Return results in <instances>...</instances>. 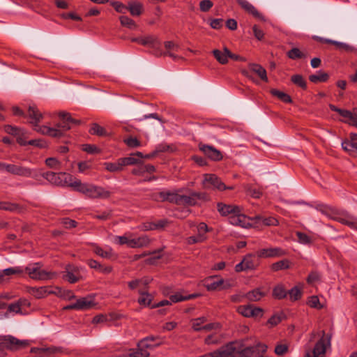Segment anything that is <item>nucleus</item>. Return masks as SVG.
<instances>
[{
	"label": "nucleus",
	"mask_w": 357,
	"mask_h": 357,
	"mask_svg": "<svg viewBox=\"0 0 357 357\" xmlns=\"http://www.w3.org/2000/svg\"><path fill=\"white\" fill-rule=\"evenodd\" d=\"M289 268V261L288 259H283L275 263L271 266V268L274 271L280 270L288 269Z\"/></svg>",
	"instance_id": "864d4df0"
},
{
	"label": "nucleus",
	"mask_w": 357,
	"mask_h": 357,
	"mask_svg": "<svg viewBox=\"0 0 357 357\" xmlns=\"http://www.w3.org/2000/svg\"><path fill=\"white\" fill-rule=\"evenodd\" d=\"M254 220H255L257 222H261L266 226H276L279 224L278 220L273 217L264 218L260 215H257L254 218Z\"/></svg>",
	"instance_id": "c03bdc74"
},
{
	"label": "nucleus",
	"mask_w": 357,
	"mask_h": 357,
	"mask_svg": "<svg viewBox=\"0 0 357 357\" xmlns=\"http://www.w3.org/2000/svg\"><path fill=\"white\" fill-rule=\"evenodd\" d=\"M150 199L155 202H165L166 197V191H162L160 192H154L151 193L150 195Z\"/></svg>",
	"instance_id": "0e129e2a"
},
{
	"label": "nucleus",
	"mask_w": 357,
	"mask_h": 357,
	"mask_svg": "<svg viewBox=\"0 0 357 357\" xmlns=\"http://www.w3.org/2000/svg\"><path fill=\"white\" fill-rule=\"evenodd\" d=\"M291 81L296 85L302 88L303 89H307V83L301 75H294L291 77Z\"/></svg>",
	"instance_id": "603ef678"
},
{
	"label": "nucleus",
	"mask_w": 357,
	"mask_h": 357,
	"mask_svg": "<svg viewBox=\"0 0 357 357\" xmlns=\"http://www.w3.org/2000/svg\"><path fill=\"white\" fill-rule=\"evenodd\" d=\"M206 239V236L197 235L192 236L187 238V242L190 245L195 244L197 243H202Z\"/></svg>",
	"instance_id": "e2e57ef3"
},
{
	"label": "nucleus",
	"mask_w": 357,
	"mask_h": 357,
	"mask_svg": "<svg viewBox=\"0 0 357 357\" xmlns=\"http://www.w3.org/2000/svg\"><path fill=\"white\" fill-rule=\"evenodd\" d=\"M317 336L320 338L316 342L312 354H310L307 353L305 357H325L327 349L331 347L332 338L331 333H326L324 330L319 331H313L310 333L309 341L313 342Z\"/></svg>",
	"instance_id": "f03ea898"
},
{
	"label": "nucleus",
	"mask_w": 357,
	"mask_h": 357,
	"mask_svg": "<svg viewBox=\"0 0 357 357\" xmlns=\"http://www.w3.org/2000/svg\"><path fill=\"white\" fill-rule=\"evenodd\" d=\"M131 41L136 42L140 45H144V46H149L150 47L153 49V51L155 48H158L160 45V42L154 36H148L144 38H132Z\"/></svg>",
	"instance_id": "412c9836"
},
{
	"label": "nucleus",
	"mask_w": 357,
	"mask_h": 357,
	"mask_svg": "<svg viewBox=\"0 0 357 357\" xmlns=\"http://www.w3.org/2000/svg\"><path fill=\"white\" fill-rule=\"evenodd\" d=\"M121 162L123 165V167L127 166V165H136L140 162V159L136 158L131 154L129 157H125V158H120Z\"/></svg>",
	"instance_id": "13d9d810"
},
{
	"label": "nucleus",
	"mask_w": 357,
	"mask_h": 357,
	"mask_svg": "<svg viewBox=\"0 0 357 357\" xmlns=\"http://www.w3.org/2000/svg\"><path fill=\"white\" fill-rule=\"evenodd\" d=\"M271 93L277 98H278L280 100L285 103H290L292 102L291 98L287 93L280 91L277 89H271Z\"/></svg>",
	"instance_id": "de8ad7c7"
},
{
	"label": "nucleus",
	"mask_w": 357,
	"mask_h": 357,
	"mask_svg": "<svg viewBox=\"0 0 357 357\" xmlns=\"http://www.w3.org/2000/svg\"><path fill=\"white\" fill-rule=\"evenodd\" d=\"M28 116L31 119V123L33 125L34 128H38V127L40 126L38 125V123L43 118V116L38 109L34 106H29L28 109Z\"/></svg>",
	"instance_id": "cd10ccee"
},
{
	"label": "nucleus",
	"mask_w": 357,
	"mask_h": 357,
	"mask_svg": "<svg viewBox=\"0 0 357 357\" xmlns=\"http://www.w3.org/2000/svg\"><path fill=\"white\" fill-rule=\"evenodd\" d=\"M329 78V75L324 71L319 70L317 74L309 76V80L312 83L325 82Z\"/></svg>",
	"instance_id": "ea45409f"
},
{
	"label": "nucleus",
	"mask_w": 357,
	"mask_h": 357,
	"mask_svg": "<svg viewBox=\"0 0 357 357\" xmlns=\"http://www.w3.org/2000/svg\"><path fill=\"white\" fill-rule=\"evenodd\" d=\"M180 195H181L178 194L176 192L166 191L165 202H169L170 203H173V204L179 205Z\"/></svg>",
	"instance_id": "4d7b16f0"
},
{
	"label": "nucleus",
	"mask_w": 357,
	"mask_h": 357,
	"mask_svg": "<svg viewBox=\"0 0 357 357\" xmlns=\"http://www.w3.org/2000/svg\"><path fill=\"white\" fill-rule=\"evenodd\" d=\"M198 147L199 151L212 161H220L223 158L222 152L213 146L199 143Z\"/></svg>",
	"instance_id": "ddd939ff"
},
{
	"label": "nucleus",
	"mask_w": 357,
	"mask_h": 357,
	"mask_svg": "<svg viewBox=\"0 0 357 357\" xmlns=\"http://www.w3.org/2000/svg\"><path fill=\"white\" fill-rule=\"evenodd\" d=\"M342 149L351 156L357 158V142L351 139H347L342 142Z\"/></svg>",
	"instance_id": "bb28decb"
},
{
	"label": "nucleus",
	"mask_w": 357,
	"mask_h": 357,
	"mask_svg": "<svg viewBox=\"0 0 357 357\" xmlns=\"http://www.w3.org/2000/svg\"><path fill=\"white\" fill-rule=\"evenodd\" d=\"M4 130L6 133L16 137L17 135H20L21 133V130H22L15 126L7 125L5 126Z\"/></svg>",
	"instance_id": "338daca9"
},
{
	"label": "nucleus",
	"mask_w": 357,
	"mask_h": 357,
	"mask_svg": "<svg viewBox=\"0 0 357 357\" xmlns=\"http://www.w3.org/2000/svg\"><path fill=\"white\" fill-rule=\"evenodd\" d=\"M35 350H40V352L43 354V356L45 357H55L57 354L62 353V349L56 347L47 348H33L31 349V351H34Z\"/></svg>",
	"instance_id": "c756f323"
},
{
	"label": "nucleus",
	"mask_w": 357,
	"mask_h": 357,
	"mask_svg": "<svg viewBox=\"0 0 357 357\" xmlns=\"http://www.w3.org/2000/svg\"><path fill=\"white\" fill-rule=\"evenodd\" d=\"M213 6L211 0H202L199 2V9L202 12H208Z\"/></svg>",
	"instance_id": "774afa93"
},
{
	"label": "nucleus",
	"mask_w": 357,
	"mask_h": 357,
	"mask_svg": "<svg viewBox=\"0 0 357 357\" xmlns=\"http://www.w3.org/2000/svg\"><path fill=\"white\" fill-rule=\"evenodd\" d=\"M208 195L205 192H190L189 195H180L179 205L195 206L199 201L208 200Z\"/></svg>",
	"instance_id": "6e6552de"
},
{
	"label": "nucleus",
	"mask_w": 357,
	"mask_h": 357,
	"mask_svg": "<svg viewBox=\"0 0 357 357\" xmlns=\"http://www.w3.org/2000/svg\"><path fill=\"white\" fill-rule=\"evenodd\" d=\"M59 117L62 120V122L57 125V128L61 129L62 132L67 131L71 128L70 124H79V120L73 119L70 113L61 112L59 114Z\"/></svg>",
	"instance_id": "dca6fc26"
},
{
	"label": "nucleus",
	"mask_w": 357,
	"mask_h": 357,
	"mask_svg": "<svg viewBox=\"0 0 357 357\" xmlns=\"http://www.w3.org/2000/svg\"><path fill=\"white\" fill-rule=\"evenodd\" d=\"M204 285L208 291L220 290L230 287L229 284H225V280L222 278H218L217 276L205 279Z\"/></svg>",
	"instance_id": "4468645a"
},
{
	"label": "nucleus",
	"mask_w": 357,
	"mask_h": 357,
	"mask_svg": "<svg viewBox=\"0 0 357 357\" xmlns=\"http://www.w3.org/2000/svg\"><path fill=\"white\" fill-rule=\"evenodd\" d=\"M89 132L91 135H96L98 136H105L107 135L105 129L98 123H93L91 125Z\"/></svg>",
	"instance_id": "5fc2aeb1"
},
{
	"label": "nucleus",
	"mask_w": 357,
	"mask_h": 357,
	"mask_svg": "<svg viewBox=\"0 0 357 357\" xmlns=\"http://www.w3.org/2000/svg\"><path fill=\"white\" fill-rule=\"evenodd\" d=\"M196 297V294H188L186 296H183L181 294V293L177 292L175 294L171 295L169 296V300L172 303H178L183 301L190 300Z\"/></svg>",
	"instance_id": "a18cd8bd"
},
{
	"label": "nucleus",
	"mask_w": 357,
	"mask_h": 357,
	"mask_svg": "<svg viewBox=\"0 0 357 357\" xmlns=\"http://www.w3.org/2000/svg\"><path fill=\"white\" fill-rule=\"evenodd\" d=\"M0 210L21 213L22 212L23 208L20 205L15 203L0 202Z\"/></svg>",
	"instance_id": "e433bc0d"
},
{
	"label": "nucleus",
	"mask_w": 357,
	"mask_h": 357,
	"mask_svg": "<svg viewBox=\"0 0 357 357\" xmlns=\"http://www.w3.org/2000/svg\"><path fill=\"white\" fill-rule=\"evenodd\" d=\"M206 321V319L204 317H199L191 320L192 328L195 331L203 330L202 325Z\"/></svg>",
	"instance_id": "6e6d98bb"
},
{
	"label": "nucleus",
	"mask_w": 357,
	"mask_h": 357,
	"mask_svg": "<svg viewBox=\"0 0 357 357\" xmlns=\"http://www.w3.org/2000/svg\"><path fill=\"white\" fill-rule=\"evenodd\" d=\"M77 272V270L75 268L69 265L66 267V273L63 275V278L70 283H75L79 280Z\"/></svg>",
	"instance_id": "72a5a7b5"
},
{
	"label": "nucleus",
	"mask_w": 357,
	"mask_h": 357,
	"mask_svg": "<svg viewBox=\"0 0 357 357\" xmlns=\"http://www.w3.org/2000/svg\"><path fill=\"white\" fill-rule=\"evenodd\" d=\"M24 273V269L21 267H11L6 268L3 271V273L1 275H20Z\"/></svg>",
	"instance_id": "bf43d9fd"
},
{
	"label": "nucleus",
	"mask_w": 357,
	"mask_h": 357,
	"mask_svg": "<svg viewBox=\"0 0 357 357\" xmlns=\"http://www.w3.org/2000/svg\"><path fill=\"white\" fill-rule=\"evenodd\" d=\"M328 42L330 43V44L335 45L336 47V49L340 51L346 52H354L356 51V49L354 47L344 43H341L335 40Z\"/></svg>",
	"instance_id": "79ce46f5"
},
{
	"label": "nucleus",
	"mask_w": 357,
	"mask_h": 357,
	"mask_svg": "<svg viewBox=\"0 0 357 357\" xmlns=\"http://www.w3.org/2000/svg\"><path fill=\"white\" fill-rule=\"evenodd\" d=\"M287 252L280 248H269L259 250L257 255L259 258L279 257L284 256Z\"/></svg>",
	"instance_id": "f3484780"
},
{
	"label": "nucleus",
	"mask_w": 357,
	"mask_h": 357,
	"mask_svg": "<svg viewBox=\"0 0 357 357\" xmlns=\"http://www.w3.org/2000/svg\"><path fill=\"white\" fill-rule=\"evenodd\" d=\"M151 243V239L146 235L141 236L138 238H131L130 242V248H141L148 247Z\"/></svg>",
	"instance_id": "b1692460"
},
{
	"label": "nucleus",
	"mask_w": 357,
	"mask_h": 357,
	"mask_svg": "<svg viewBox=\"0 0 357 357\" xmlns=\"http://www.w3.org/2000/svg\"><path fill=\"white\" fill-rule=\"evenodd\" d=\"M34 130L43 135H46L53 137H60L63 135V132L58 128H50L46 126H40L38 128H34Z\"/></svg>",
	"instance_id": "5701e85b"
},
{
	"label": "nucleus",
	"mask_w": 357,
	"mask_h": 357,
	"mask_svg": "<svg viewBox=\"0 0 357 357\" xmlns=\"http://www.w3.org/2000/svg\"><path fill=\"white\" fill-rule=\"evenodd\" d=\"M142 4L139 2H132L128 4V9L131 15L134 16H139L142 11Z\"/></svg>",
	"instance_id": "09e8293b"
},
{
	"label": "nucleus",
	"mask_w": 357,
	"mask_h": 357,
	"mask_svg": "<svg viewBox=\"0 0 357 357\" xmlns=\"http://www.w3.org/2000/svg\"><path fill=\"white\" fill-rule=\"evenodd\" d=\"M218 212L223 216L232 215L235 213L241 212V208L236 205L225 204L223 203H218L217 204Z\"/></svg>",
	"instance_id": "4be33fe9"
},
{
	"label": "nucleus",
	"mask_w": 357,
	"mask_h": 357,
	"mask_svg": "<svg viewBox=\"0 0 357 357\" xmlns=\"http://www.w3.org/2000/svg\"><path fill=\"white\" fill-rule=\"evenodd\" d=\"M249 68L252 72L257 74L262 81L266 82H268L266 70L261 65L257 63H250Z\"/></svg>",
	"instance_id": "2f4dec72"
},
{
	"label": "nucleus",
	"mask_w": 357,
	"mask_h": 357,
	"mask_svg": "<svg viewBox=\"0 0 357 357\" xmlns=\"http://www.w3.org/2000/svg\"><path fill=\"white\" fill-rule=\"evenodd\" d=\"M77 192L84 194L91 199H108L111 196V192L104 188L93 184L82 183L79 179L74 178V181L68 184Z\"/></svg>",
	"instance_id": "f257e3e1"
},
{
	"label": "nucleus",
	"mask_w": 357,
	"mask_h": 357,
	"mask_svg": "<svg viewBox=\"0 0 357 357\" xmlns=\"http://www.w3.org/2000/svg\"><path fill=\"white\" fill-rule=\"evenodd\" d=\"M161 251H162V250H154L153 252H144L143 253H142L140 255H135L133 256V260L137 261V260H139L141 258L149 256L150 255H153L154 257L153 258H150V259H149L147 260V261L149 264H152V263H153L154 260L160 259L162 257V255H160V252Z\"/></svg>",
	"instance_id": "4c0bfd02"
},
{
	"label": "nucleus",
	"mask_w": 357,
	"mask_h": 357,
	"mask_svg": "<svg viewBox=\"0 0 357 357\" xmlns=\"http://www.w3.org/2000/svg\"><path fill=\"white\" fill-rule=\"evenodd\" d=\"M212 53L215 59L220 64L225 65L228 63L230 50L227 47H224L223 51H220L219 50H213Z\"/></svg>",
	"instance_id": "c85d7f7f"
},
{
	"label": "nucleus",
	"mask_w": 357,
	"mask_h": 357,
	"mask_svg": "<svg viewBox=\"0 0 357 357\" xmlns=\"http://www.w3.org/2000/svg\"><path fill=\"white\" fill-rule=\"evenodd\" d=\"M298 237V242L303 244H310L312 243V238L305 233L297 231L296 233Z\"/></svg>",
	"instance_id": "680f3d73"
},
{
	"label": "nucleus",
	"mask_w": 357,
	"mask_h": 357,
	"mask_svg": "<svg viewBox=\"0 0 357 357\" xmlns=\"http://www.w3.org/2000/svg\"><path fill=\"white\" fill-rule=\"evenodd\" d=\"M104 166L105 169L110 172H121L123 169L120 158H119L115 162H105Z\"/></svg>",
	"instance_id": "37998d69"
},
{
	"label": "nucleus",
	"mask_w": 357,
	"mask_h": 357,
	"mask_svg": "<svg viewBox=\"0 0 357 357\" xmlns=\"http://www.w3.org/2000/svg\"><path fill=\"white\" fill-rule=\"evenodd\" d=\"M243 263L245 264V268L248 270L255 269L258 265V260L256 259L255 256L252 254L247 255L243 259Z\"/></svg>",
	"instance_id": "58836bf2"
},
{
	"label": "nucleus",
	"mask_w": 357,
	"mask_h": 357,
	"mask_svg": "<svg viewBox=\"0 0 357 357\" xmlns=\"http://www.w3.org/2000/svg\"><path fill=\"white\" fill-rule=\"evenodd\" d=\"M237 312L245 317H261L263 310L252 305H240L237 307Z\"/></svg>",
	"instance_id": "2eb2a0df"
},
{
	"label": "nucleus",
	"mask_w": 357,
	"mask_h": 357,
	"mask_svg": "<svg viewBox=\"0 0 357 357\" xmlns=\"http://www.w3.org/2000/svg\"><path fill=\"white\" fill-rule=\"evenodd\" d=\"M323 212L331 219L357 230V218L347 211H340L334 208H326Z\"/></svg>",
	"instance_id": "20e7f679"
},
{
	"label": "nucleus",
	"mask_w": 357,
	"mask_h": 357,
	"mask_svg": "<svg viewBox=\"0 0 357 357\" xmlns=\"http://www.w3.org/2000/svg\"><path fill=\"white\" fill-rule=\"evenodd\" d=\"M29 292L31 295L38 299L44 298L51 294V291H48L47 287H31L29 290Z\"/></svg>",
	"instance_id": "f704fd0d"
},
{
	"label": "nucleus",
	"mask_w": 357,
	"mask_h": 357,
	"mask_svg": "<svg viewBox=\"0 0 357 357\" xmlns=\"http://www.w3.org/2000/svg\"><path fill=\"white\" fill-rule=\"evenodd\" d=\"M45 164L50 168H52L56 170L61 169V162L55 158H48L45 160Z\"/></svg>",
	"instance_id": "052dcab7"
},
{
	"label": "nucleus",
	"mask_w": 357,
	"mask_h": 357,
	"mask_svg": "<svg viewBox=\"0 0 357 357\" xmlns=\"http://www.w3.org/2000/svg\"><path fill=\"white\" fill-rule=\"evenodd\" d=\"M287 56L292 59H301L306 57V54L297 47H294L287 52Z\"/></svg>",
	"instance_id": "49530a36"
},
{
	"label": "nucleus",
	"mask_w": 357,
	"mask_h": 357,
	"mask_svg": "<svg viewBox=\"0 0 357 357\" xmlns=\"http://www.w3.org/2000/svg\"><path fill=\"white\" fill-rule=\"evenodd\" d=\"M268 347L265 344L258 343L252 347H247L241 350H236L232 344L231 355L236 357H252L255 354H263L266 351Z\"/></svg>",
	"instance_id": "423d86ee"
},
{
	"label": "nucleus",
	"mask_w": 357,
	"mask_h": 357,
	"mask_svg": "<svg viewBox=\"0 0 357 357\" xmlns=\"http://www.w3.org/2000/svg\"><path fill=\"white\" fill-rule=\"evenodd\" d=\"M236 1L245 11L252 15L255 17L263 20V15L247 0H236Z\"/></svg>",
	"instance_id": "a878e982"
},
{
	"label": "nucleus",
	"mask_w": 357,
	"mask_h": 357,
	"mask_svg": "<svg viewBox=\"0 0 357 357\" xmlns=\"http://www.w3.org/2000/svg\"><path fill=\"white\" fill-rule=\"evenodd\" d=\"M93 252L104 259H111L114 255L112 249L104 250L102 248L96 244L93 245Z\"/></svg>",
	"instance_id": "a19ab883"
},
{
	"label": "nucleus",
	"mask_w": 357,
	"mask_h": 357,
	"mask_svg": "<svg viewBox=\"0 0 357 357\" xmlns=\"http://www.w3.org/2000/svg\"><path fill=\"white\" fill-rule=\"evenodd\" d=\"M122 26H126L130 29H136L137 26L134 20L128 17V16L122 15L119 18Z\"/></svg>",
	"instance_id": "8fccbe9b"
},
{
	"label": "nucleus",
	"mask_w": 357,
	"mask_h": 357,
	"mask_svg": "<svg viewBox=\"0 0 357 357\" xmlns=\"http://www.w3.org/2000/svg\"><path fill=\"white\" fill-rule=\"evenodd\" d=\"M8 173L26 178H36L38 176L36 169L15 164H10Z\"/></svg>",
	"instance_id": "f8f14e48"
},
{
	"label": "nucleus",
	"mask_w": 357,
	"mask_h": 357,
	"mask_svg": "<svg viewBox=\"0 0 357 357\" xmlns=\"http://www.w3.org/2000/svg\"><path fill=\"white\" fill-rule=\"evenodd\" d=\"M329 107L332 111L337 112L342 117L345 119V120H342V121L348 123L353 122L354 116H352V112L347 109H340L333 104H330Z\"/></svg>",
	"instance_id": "7c9ffc66"
},
{
	"label": "nucleus",
	"mask_w": 357,
	"mask_h": 357,
	"mask_svg": "<svg viewBox=\"0 0 357 357\" xmlns=\"http://www.w3.org/2000/svg\"><path fill=\"white\" fill-rule=\"evenodd\" d=\"M8 173L26 178H36L38 176L36 169L15 164H10Z\"/></svg>",
	"instance_id": "9b49d317"
},
{
	"label": "nucleus",
	"mask_w": 357,
	"mask_h": 357,
	"mask_svg": "<svg viewBox=\"0 0 357 357\" xmlns=\"http://www.w3.org/2000/svg\"><path fill=\"white\" fill-rule=\"evenodd\" d=\"M266 296V292L261 288H256L252 291H248L245 294V298L250 301H258Z\"/></svg>",
	"instance_id": "473e14b6"
},
{
	"label": "nucleus",
	"mask_w": 357,
	"mask_h": 357,
	"mask_svg": "<svg viewBox=\"0 0 357 357\" xmlns=\"http://www.w3.org/2000/svg\"><path fill=\"white\" fill-rule=\"evenodd\" d=\"M42 176L52 184L62 185L67 183L68 178L70 182L74 181L72 176L64 172L56 173L53 172H47L42 174Z\"/></svg>",
	"instance_id": "0eeeda50"
},
{
	"label": "nucleus",
	"mask_w": 357,
	"mask_h": 357,
	"mask_svg": "<svg viewBox=\"0 0 357 357\" xmlns=\"http://www.w3.org/2000/svg\"><path fill=\"white\" fill-rule=\"evenodd\" d=\"M160 46H161V44L160 45V46L158 48L155 49L153 54L155 56H169L173 58V59H174V60H176V59H182L183 60V57L178 56L174 53V52H178V50H179L178 45L175 44L174 42L166 41L165 43V47L167 50L166 52H162L160 50Z\"/></svg>",
	"instance_id": "1a4fd4ad"
},
{
	"label": "nucleus",
	"mask_w": 357,
	"mask_h": 357,
	"mask_svg": "<svg viewBox=\"0 0 357 357\" xmlns=\"http://www.w3.org/2000/svg\"><path fill=\"white\" fill-rule=\"evenodd\" d=\"M288 351V345L286 344H278L275 346L274 352L278 356H283Z\"/></svg>",
	"instance_id": "69168bd1"
},
{
	"label": "nucleus",
	"mask_w": 357,
	"mask_h": 357,
	"mask_svg": "<svg viewBox=\"0 0 357 357\" xmlns=\"http://www.w3.org/2000/svg\"><path fill=\"white\" fill-rule=\"evenodd\" d=\"M229 222L231 225L248 228L251 226L250 218L241 212L235 213L229 217Z\"/></svg>",
	"instance_id": "aec40b11"
},
{
	"label": "nucleus",
	"mask_w": 357,
	"mask_h": 357,
	"mask_svg": "<svg viewBox=\"0 0 357 357\" xmlns=\"http://www.w3.org/2000/svg\"><path fill=\"white\" fill-rule=\"evenodd\" d=\"M24 345V343L12 335L0 337V350H17Z\"/></svg>",
	"instance_id": "9d476101"
},
{
	"label": "nucleus",
	"mask_w": 357,
	"mask_h": 357,
	"mask_svg": "<svg viewBox=\"0 0 357 357\" xmlns=\"http://www.w3.org/2000/svg\"><path fill=\"white\" fill-rule=\"evenodd\" d=\"M204 181L211 184L215 188L222 191L225 190H233L234 186H227L220 178L212 174H206L204 175Z\"/></svg>",
	"instance_id": "a211bd4d"
},
{
	"label": "nucleus",
	"mask_w": 357,
	"mask_h": 357,
	"mask_svg": "<svg viewBox=\"0 0 357 357\" xmlns=\"http://www.w3.org/2000/svg\"><path fill=\"white\" fill-rule=\"evenodd\" d=\"M232 349V344H229L225 347H221L220 349L213 352L206 354L199 357H229L231 351Z\"/></svg>",
	"instance_id": "393cba45"
},
{
	"label": "nucleus",
	"mask_w": 357,
	"mask_h": 357,
	"mask_svg": "<svg viewBox=\"0 0 357 357\" xmlns=\"http://www.w3.org/2000/svg\"><path fill=\"white\" fill-rule=\"evenodd\" d=\"M42 266L40 263L30 264L25 268L24 271L33 280H44L51 279L52 278V275L54 274L42 269Z\"/></svg>",
	"instance_id": "39448f33"
},
{
	"label": "nucleus",
	"mask_w": 357,
	"mask_h": 357,
	"mask_svg": "<svg viewBox=\"0 0 357 357\" xmlns=\"http://www.w3.org/2000/svg\"><path fill=\"white\" fill-rule=\"evenodd\" d=\"M139 294L140 295L138 298L139 304L144 306H149L153 298V296L148 292L147 289H139Z\"/></svg>",
	"instance_id": "c9c22d12"
},
{
	"label": "nucleus",
	"mask_w": 357,
	"mask_h": 357,
	"mask_svg": "<svg viewBox=\"0 0 357 357\" xmlns=\"http://www.w3.org/2000/svg\"><path fill=\"white\" fill-rule=\"evenodd\" d=\"M159 340L158 336H148L141 340L137 343V349H131L125 357H149V349H153L160 344V342H155Z\"/></svg>",
	"instance_id": "7ed1b4c3"
},
{
	"label": "nucleus",
	"mask_w": 357,
	"mask_h": 357,
	"mask_svg": "<svg viewBox=\"0 0 357 357\" xmlns=\"http://www.w3.org/2000/svg\"><path fill=\"white\" fill-rule=\"evenodd\" d=\"M94 305V303L88 298H81L77 299L75 303L65 306L63 310H88Z\"/></svg>",
	"instance_id": "6ab92c4d"
},
{
	"label": "nucleus",
	"mask_w": 357,
	"mask_h": 357,
	"mask_svg": "<svg viewBox=\"0 0 357 357\" xmlns=\"http://www.w3.org/2000/svg\"><path fill=\"white\" fill-rule=\"evenodd\" d=\"M273 296L278 299H282L286 297L287 291L282 284H278L273 290Z\"/></svg>",
	"instance_id": "3c124183"
}]
</instances>
